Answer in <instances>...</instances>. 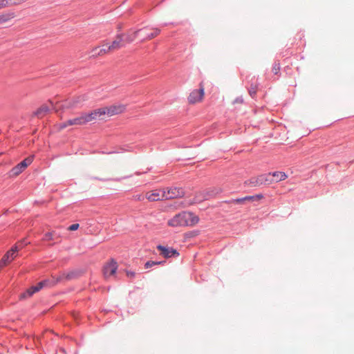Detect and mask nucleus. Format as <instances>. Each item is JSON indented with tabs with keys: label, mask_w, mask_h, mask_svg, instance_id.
<instances>
[{
	"label": "nucleus",
	"mask_w": 354,
	"mask_h": 354,
	"mask_svg": "<svg viewBox=\"0 0 354 354\" xmlns=\"http://www.w3.org/2000/svg\"><path fill=\"white\" fill-rule=\"evenodd\" d=\"M50 279H44L39 283H37L35 286H32L29 288H28L24 292L21 294L20 299H25L27 297H32L35 293L39 292L41 289L46 287H50Z\"/></svg>",
	"instance_id": "nucleus-1"
},
{
	"label": "nucleus",
	"mask_w": 354,
	"mask_h": 354,
	"mask_svg": "<svg viewBox=\"0 0 354 354\" xmlns=\"http://www.w3.org/2000/svg\"><path fill=\"white\" fill-rule=\"evenodd\" d=\"M34 158V155L29 156L18 163L16 166L13 167L9 172L10 176L15 177L21 174L28 167V166L32 162Z\"/></svg>",
	"instance_id": "nucleus-2"
},
{
	"label": "nucleus",
	"mask_w": 354,
	"mask_h": 354,
	"mask_svg": "<svg viewBox=\"0 0 354 354\" xmlns=\"http://www.w3.org/2000/svg\"><path fill=\"white\" fill-rule=\"evenodd\" d=\"M187 212H182L175 215L168 221V225L171 227L187 226Z\"/></svg>",
	"instance_id": "nucleus-3"
},
{
	"label": "nucleus",
	"mask_w": 354,
	"mask_h": 354,
	"mask_svg": "<svg viewBox=\"0 0 354 354\" xmlns=\"http://www.w3.org/2000/svg\"><path fill=\"white\" fill-rule=\"evenodd\" d=\"M156 248L160 252V254L165 259L172 257L176 258L180 255L179 252L176 249H174L171 247L165 246L159 244L156 246Z\"/></svg>",
	"instance_id": "nucleus-4"
},
{
	"label": "nucleus",
	"mask_w": 354,
	"mask_h": 354,
	"mask_svg": "<svg viewBox=\"0 0 354 354\" xmlns=\"http://www.w3.org/2000/svg\"><path fill=\"white\" fill-rule=\"evenodd\" d=\"M263 198V195L262 194H258L252 196H246L242 198H232L231 200H227L224 202L229 204H242L245 201H254L257 200H260Z\"/></svg>",
	"instance_id": "nucleus-5"
},
{
	"label": "nucleus",
	"mask_w": 354,
	"mask_h": 354,
	"mask_svg": "<svg viewBox=\"0 0 354 354\" xmlns=\"http://www.w3.org/2000/svg\"><path fill=\"white\" fill-rule=\"evenodd\" d=\"M166 194V198H181L185 195V191L182 187H171L167 188V192L164 191V195Z\"/></svg>",
	"instance_id": "nucleus-6"
},
{
	"label": "nucleus",
	"mask_w": 354,
	"mask_h": 354,
	"mask_svg": "<svg viewBox=\"0 0 354 354\" xmlns=\"http://www.w3.org/2000/svg\"><path fill=\"white\" fill-rule=\"evenodd\" d=\"M106 113V108H100L93 110L91 113H83L86 123L92 120L100 118L101 116L104 115Z\"/></svg>",
	"instance_id": "nucleus-7"
},
{
	"label": "nucleus",
	"mask_w": 354,
	"mask_h": 354,
	"mask_svg": "<svg viewBox=\"0 0 354 354\" xmlns=\"http://www.w3.org/2000/svg\"><path fill=\"white\" fill-rule=\"evenodd\" d=\"M205 95L203 86H201L198 89L192 91L188 97V101L190 104H194L201 101Z\"/></svg>",
	"instance_id": "nucleus-8"
},
{
	"label": "nucleus",
	"mask_w": 354,
	"mask_h": 354,
	"mask_svg": "<svg viewBox=\"0 0 354 354\" xmlns=\"http://www.w3.org/2000/svg\"><path fill=\"white\" fill-rule=\"evenodd\" d=\"M147 28V27H144L136 30L131 29L126 35L123 34L124 41L128 43L133 41L136 38L140 37L141 34L146 30Z\"/></svg>",
	"instance_id": "nucleus-9"
},
{
	"label": "nucleus",
	"mask_w": 354,
	"mask_h": 354,
	"mask_svg": "<svg viewBox=\"0 0 354 354\" xmlns=\"http://www.w3.org/2000/svg\"><path fill=\"white\" fill-rule=\"evenodd\" d=\"M118 269V263L113 259H111V261L103 268V274L105 277L114 275L116 273Z\"/></svg>",
	"instance_id": "nucleus-10"
},
{
	"label": "nucleus",
	"mask_w": 354,
	"mask_h": 354,
	"mask_svg": "<svg viewBox=\"0 0 354 354\" xmlns=\"http://www.w3.org/2000/svg\"><path fill=\"white\" fill-rule=\"evenodd\" d=\"M259 86V83L255 77H252V79L248 82L246 88L248 91L250 95L254 98L257 94V91Z\"/></svg>",
	"instance_id": "nucleus-11"
},
{
	"label": "nucleus",
	"mask_w": 354,
	"mask_h": 354,
	"mask_svg": "<svg viewBox=\"0 0 354 354\" xmlns=\"http://www.w3.org/2000/svg\"><path fill=\"white\" fill-rule=\"evenodd\" d=\"M84 124H86V122L84 113H82L80 117L67 120L62 125V127L65 128L68 125H81Z\"/></svg>",
	"instance_id": "nucleus-12"
},
{
	"label": "nucleus",
	"mask_w": 354,
	"mask_h": 354,
	"mask_svg": "<svg viewBox=\"0 0 354 354\" xmlns=\"http://www.w3.org/2000/svg\"><path fill=\"white\" fill-rule=\"evenodd\" d=\"M223 192L220 187H209L204 191L203 198L205 200H209L211 198L216 196Z\"/></svg>",
	"instance_id": "nucleus-13"
},
{
	"label": "nucleus",
	"mask_w": 354,
	"mask_h": 354,
	"mask_svg": "<svg viewBox=\"0 0 354 354\" xmlns=\"http://www.w3.org/2000/svg\"><path fill=\"white\" fill-rule=\"evenodd\" d=\"M125 110L124 105H113L111 106L109 108H106V113L109 116H112L114 115H117L122 113Z\"/></svg>",
	"instance_id": "nucleus-14"
},
{
	"label": "nucleus",
	"mask_w": 354,
	"mask_h": 354,
	"mask_svg": "<svg viewBox=\"0 0 354 354\" xmlns=\"http://www.w3.org/2000/svg\"><path fill=\"white\" fill-rule=\"evenodd\" d=\"M153 30H154L153 32L150 33H146L145 30L141 34L140 37H141L140 41H144L145 40H149L154 37H156L157 35H158L160 33V29L158 28H153Z\"/></svg>",
	"instance_id": "nucleus-15"
},
{
	"label": "nucleus",
	"mask_w": 354,
	"mask_h": 354,
	"mask_svg": "<svg viewBox=\"0 0 354 354\" xmlns=\"http://www.w3.org/2000/svg\"><path fill=\"white\" fill-rule=\"evenodd\" d=\"M272 176L270 173L264 174L258 176V180L261 185H269L273 183V180L272 178Z\"/></svg>",
	"instance_id": "nucleus-16"
},
{
	"label": "nucleus",
	"mask_w": 354,
	"mask_h": 354,
	"mask_svg": "<svg viewBox=\"0 0 354 354\" xmlns=\"http://www.w3.org/2000/svg\"><path fill=\"white\" fill-rule=\"evenodd\" d=\"M124 41L123 34H118L116 36V39L113 41L111 45L107 46V49L114 50L118 49L122 46V42Z\"/></svg>",
	"instance_id": "nucleus-17"
},
{
	"label": "nucleus",
	"mask_w": 354,
	"mask_h": 354,
	"mask_svg": "<svg viewBox=\"0 0 354 354\" xmlns=\"http://www.w3.org/2000/svg\"><path fill=\"white\" fill-rule=\"evenodd\" d=\"M272 176V178L274 183H278L281 180H285L287 178V175L283 171H273L270 172Z\"/></svg>",
	"instance_id": "nucleus-18"
},
{
	"label": "nucleus",
	"mask_w": 354,
	"mask_h": 354,
	"mask_svg": "<svg viewBox=\"0 0 354 354\" xmlns=\"http://www.w3.org/2000/svg\"><path fill=\"white\" fill-rule=\"evenodd\" d=\"M82 272L79 270H73L67 273H64V279L70 281L72 279H77L81 276Z\"/></svg>",
	"instance_id": "nucleus-19"
},
{
	"label": "nucleus",
	"mask_w": 354,
	"mask_h": 354,
	"mask_svg": "<svg viewBox=\"0 0 354 354\" xmlns=\"http://www.w3.org/2000/svg\"><path fill=\"white\" fill-rule=\"evenodd\" d=\"M187 214L188 215L187 216V226H192L196 224L199 221V218L198 216H196L192 212H187Z\"/></svg>",
	"instance_id": "nucleus-20"
},
{
	"label": "nucleus",
	"mask_w": 354,
	"mask_h": 354,
	"mask_svg": "<svg viewBox=\"0 0 354 354\" xmlns=\"http://www.w3.org/2000/svg\"><path fill=\"white\" fill-rule=\"evenodd\" d=\"M15 17L14 12H8L0 15V24L8 21L10 19Z\"/></svg>",
	"instance_id": "nucleus-21"
},
{
	"label": "nucleus",
	"mask_w": 354,
	"mask_h": 354,
	"mask_svg": "<svg viewBox=\"0 0 354 354\" xmlns=\"http://www.w3.org/2000/svg\"><path fill=\"white\" fill-rule=\"evenodd\" d=\"M49 111V108L46 105H42L38 108L34 113L35 115L37 117H42L44 115Z\"/></svg>",
	"instance_id": "nucleus-22"
},
{
	"label": "nucleus",
	"mask_w": 354,
	"mask_h": 354,
	"mask_svg": "<svg viewBox=\"0 0 354 354\" xmlns=\"http://www.w3.org/2000/svg\"><path fill=\"white\" fill-rule=\"evenodd\" d=\"M147 198L149 201H158L160 200L159 192H153L147 195Z\"/></svg>",
	"instance_id": "nucleus-23"
},
{
	"label": "nucleus",
	"mask_w": 354,
	"mask_h": 354,
	"mask_svg": "<svg viewBox=\"0 0 354 354\" xmlns=\"http://www.w3.org/2000/svg\"><path fill=\"white\" fill-rule=\"evenodd\" d=\"M18 3L15 1H12V0H0V9L12 6V5H17Z\"/></svg>",
	"instance_id": "nucleus-24"
},
{
	"label": "nucleus",
	"mask_w": 354,
	"mask_h": 354,
	"mask_svg": "<svg viewBox=\"0 0 354 354\" xmlns=\"http://www.w3.org/2000/svg\"><path fill=\"white\" fill-rule=\"evenodd\" d=\"M199 234H200L199 230H192V231L186 232L185 234V239H192V238L197 236Z\"/></svg>",
	"instance_id": "nucleus-25"
},
{
	"label": "nucleus",
	"mask_w": 354,
	"mask_h": 354,
	"mask_svg": "<svg viewBox=\"0 0 354 354\" xmlns=\"http://www.w3.org/2000/svg\"><path fill=\"white\" fill-rule=\"evenodd\" d=\"M64 279V274L62 275V276H59L56 278H54L53 279H50V287H53L55 286L56 284H57L58 283H60L61 281H62V280Z\"/></svg>",
	"instance_id": "nucleus-26"
},
{
	"label": "nucleus",
	"mask_w": 354,
	"mask_h": 354,
	"mask_svg": "<svg viewBox=\"0 0 354 354\" xmlns=\"http://www.w3.org/2000/svg\"><path fill=\"white\" fill-rule=\"evenodd\" d=\"M11 261H12V260L10 259V258L8 257V255H6L5 254L0 261V267L3 268V267L7 266Z\"/></svg>",
	"instance_id": "nucleus-27"
},
{
	"label": "nucleus",
	"mask_w": 354,
	"mask_h": 354,
	"mask_svg": "<svg viewBox=\"0 0 354 354\" xmlns=\"http://www.w3.org/2000/svg\"><path fill=\"white\" fill-rule=\"evenodd\" d=\"M272 72L274 75H277L280 71V63L279 61H275L272 65Z\"/></svg>",
	"instance_id": "nucleus-28"
},
{
	"label": "nucleus",
	"mask_w": 354,
	"mask_h": 354,
	"mask_svg": "<svg viewBox=\"0 0 354 354\" xmlns=\"http://www.w3.org/2000/svg\"><path fill=\"white\" fill-rule=\"evenodd\" d=\"M248 181H249V184L251 186H253V187L260 186V183L258 180V176L257 178H251Z\"/></svg>",
	"instance_id": "nucleus-29"
},
{
	"label": "nucleus",
	"mask_w": 354,
	"mask_h": 354,
	"mask_svg": "<svg viewBox=\"0 0 354 354\" xmlns=\"http://www.w3.org/2000/svg\"><path fill=\"white\" fill-rule=\"evenodd\" d=\"M99 49H100V46H96V47L93 48L91 50V51L90 52V57H95L99 56Z\"/></svg>",
	"instance_id": "nucleus-30"
},
{
	"label": "nucleus",
	"mask_w": 354,
	"mask_h": 354,
	"mask_svg": "<svg viewBox=\"0 0 354 354\" xmlns=\"http://www.w3.org/2000/svg\"><path fill=\"white\" fill-rule=\"evenodd\" d=\"M156 265H158L157 261H147L145 263V268L146 269H148V268H150L153 267V266H156Z\"/></svg>",
	"instance_id": "nucleus-31"
},
{
	"label": "nucleus",
	"mask_w": 354,
	"mask_h": 354,
	"mask_svg": "<svg viewBox=\"0 0 354 354\" xmlns=\"http://www.w3.org/2000/svg\"><path fill=\"white\" fill-rule=\"evenodd\" d=\"M92 178L95 179V180L103 181V182H106V181H109V180L120 181L121 180V178H100L98 177H93Z\"/></svg>",
	"instance_id": "nucleus-32"
},
{
	"label": "nucleus",
	"mask_w": 354,
	"mask_h": 354,
	"mask_svg": "<svg viewBox=\"0 0 354 354\" xmlns=\"http://www.w3.org/2000/svg\"><path fill=\"white\" fill-rule=\"evenodd\" d=\"M126 275L129 279H133L136 276V272L131 270H124Z\"/></svg>",
	"instance_id": "nucleus-33"
},
{
	"label": "nucleus",
	"mask_w": 354,
	"mask_h": 354,
	"mask_svg": "<svg viewBox=\"0 0 354 354\" xmlns=\"http://www.w3.org/2000/svg\"><path fill=\"white\" fill-rule=\"evenodd\" d=\"M110 50H111L110 49H107V48H104V45H102V46H100L99 55H102L106 53L107 52H109Z\"/></svg>",
	"instance_id": "nucleus-34"
},
{
	"label": "nucleus",
	"mask_w": 354,
	"mask_h": 354,
	"mask_svg": "<svg viewBox=\"0 0 354 354\" xmlns=\"http://www.w3.org/2000/svg\"><path fill=\"white\" fill-rule=\"evenodd\" d=\"M80 227V225L78 223H73L68 226V230L69 231H75L77 230Z\"/></svg>",
	"instance_id": "nucleus-35"
},
{
	"label": "nucleus",
	"mask_w": 354,
	"mask_h": 354,
	"mask_svg": "<svg viewBox=\"0 0 354 354\" xmlns=\"http://www.w3.org/2000/svg\"><path fill=\"white\" fill-rule=\"evenodd\" d=\"M6 255H8V257L10 258V259H11L12 261L15 259V257H16V254H15L14 253L11 252L10 250H8L6 253Z\"/></svg>",
	"instance_id": "nucleus-36"
},
{
	"label": "nucleus",
	"mask_w": 354,
	"mask_h": 354,
	"mask_svg": "<svg viewBox=\"0 0 354 354\" xmlns=\"http://www.w3.org/2000/svg\"><path fill=\"white\" fill-rule=\"evenodd\" d=\"M10 250L11 251V252H12V253H14L15 254H16L18 252V251H19V248H18V246H17V245H13V246L10 248Z\"/></svg>",
	"instance_id": "nucleus-37"
},
{
	"label": "nucleus",
	"mask_w": 354,
	"mask_h": 354,
	"mask_svg": "<svg viewBox=\"0 0 354 354\" xmlns=\"http://www.w3.org/2000/svg\"><path fill=\"white\" fill-rule=\"evenodd\" d=\"M45 239L47 241L53 240V234L51 232H47L45 234Z\"/></svg>",
	"instance_id": "nucleus-38"
},
{
	"label": "nucleus",
	"mask_w": 354,
	"mask_h": 354,
	"mask_svg": "<svg viewBox=\"0 0 354 354\" xmlns=\"http://www.w3.org/2000/svg\"><path fill=\"white\" fill-rule=\"evenodd\" d=\"M165 261H157L158 265H163L165 263Z\"/></svg>",
	"instance_id": "nucleus-39"
},
{
	"label": "nucleus",
	"mask_w": 354,
	"mask_h": 354,
	"mask_svg": "<svg viewBox=\"0 0 354 354\" xmlns=\"http://www.w3.org/2000/svg\"><path fill=\"white\" fill-rule=\"evenodd\" d=\"M140 174H141V172H140V171H136V175H137V176H139Z\"/></svg>",
	"instance_id": "nucleus-40"
},
{
	"label": "nucleus",
	"mask_w": 354,
	"mask_h": 354,
	"mask_svg": "<svg viewBox=\"0 0 354 354\" xmlns=\"http://www.w3.org/2000/svg\"><path fill=\"white\" fill-rule=\"evenodd\" d=\"M104 48H106V46H109L110 44H104Z\"/></svg>",
	"instance_id": "nucleus-41"
},
{
	"label": "nucleus",
	"mask_w": 354,
	"mask_h": 354,
	"mask_svg": "<svg viewBox=\"0 0 354 354\" xmlns=\"http://www.w3.org/2000/svg\"><path fill=\"white\" fill-rule=\"evenodd\" d=\"M62 351L64 353H66V351H65V349H64V348H62Z\"/></svg>",
	"instance_id": "nucleus-42"
},
{
	"label": "nucleus",
	"mask_w": 354,
	"mask_h": 354,
	"mask_svg": "<svg viewBox=\"0 0 354 354\" xmlns=\"http://www.w3.org/2000/svg\"><path fill=\"white\" fill-rule=\"evenodd\" d=\"M167 24L165 23V24H162V26H167Z\"/></svg>",
	"instance_id": "nucleus-43"
},
{
	"label": "nucleus",
	"mask_w": 354,
	"mask_h": 354,
	"mask_svg": "<svg viewBox=\"0 0 354 354\" xmlns=\"http://www.w3.org/2000/svg\"><path fill=\"white\" fill-rule=\"evenodd\" d=\"M236 102L240 101V99L237 98V99H236Z\"/></svg>",
	"instance_id": "nucleus-44"
},
{
	"label": "nucleus",
	"mask_w": 354,
	"mask_h": 354,
	"mask_svg": "<svg viewBox=\"0 0 354 354\" xmlns=\"http://www.w3.org/2000/svg\"><path fill=\"white\" fill-rule=\"evenodd\" d=\"M236 102L240 101V99L237 98V99H236Z\"/></svg>",
	"instance_id": "nucleus-45"
},
{
	"label": "nucleus",
	"mask_w": 354,
	"mask_h": 354,
	"mask_svg": "<svg viewBox=\"0 0 354 354\" xmlns=\"http://www.w3.org/2000/svg\"><path fill=\"white\" fill-rule=\"evenodd\" d=\"M74 354H78V351H76Z\"/></svg>",
	"instance_id": "nucleus-46"
},
{
	"label": "nucleus",
	"mask_w": 354,
	"mask_h": 354,
	"mask_svg": "<svg viewBox=\"0 0 354 354\" xmlns=\"http://www.w3.org/2000/svg\"><path fill=\"white\" fill-rule=\"evenodd\" d=\"M19 1H21V2H24V0H19Z\"/></svg>",
	"instance_id": "nucleus-47"
}]
</instances>
